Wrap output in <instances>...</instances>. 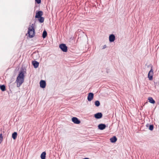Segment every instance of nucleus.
<instances>
[{
  "label": "nucleus",
  "mask_w": 159,
  "mask_h": 159,
  "mask_svg": "<svg viewBox=\"0 0 159 159\" xmlns=\"http://www.w3.org/2000/svg\"><path fill=\"white\" fill-rule=\"evenodd\" d=\"M149 102L152 103L154 104L155 103V101L151 97H149L148 99Z\"/></svg>",
  "instance_id": "2eb2a0df"
},
{
  "label": "nucleus",
  "mask_w": 159,
  "mask_h": 159,
  "mask_svg": "<svg viewBox=\"0 0 159 159\" xmlns=\"http://www.w3.org/2000/svg\"><path fill=\"white\" fill-rule=\"evenodd\" d=\"M43 12L42 11H39L36 13V15L35 16V18H39L43 15Z\"/></svg>",
  "instance_id": "0eeeda50"
},
{
  "label": "nucleus",
  "mask_w": 159,
  "mask_h": 159,
  "mask_svg": "<svg viewBox=\"0 0 159 159\" xmlns=\"http://www.w3.org/2000/svg\"><path fill=\"white\" fill-rule=\"evenodd\" d=\"M17 134L16 132H14L12 134V137L14 139H15L17 137Z\"/></svg>",
  "instance_id": "dca6fc26"
},
{
  "label": "nucleus",
  "mask_w": 159,
  "mask_h": 159,
  "mask_svg": "<svg viewBox=\"0 0 159 159\" xmlns=\"http://www.w3.org/2000/svg\"><path fill=\"white\" fill-rule=\"evenodd\" d=\"M95 105L97 107H98L100 105V103L98 101H96L95 102Z\"/></svg>",
  "instance_id": "412c9836"
},
{
  "label": "nucleus",
  "mask_w": 159,
  "mask_h": 159,
  "mask_svg": "<svg viewBox=\"0 0 159 159\" xmlns=\"http://www.w3.org/2000/svg\"><path fill=\"white\" fill-rule=\"evenodd\" d=\"M46 153L44 152H43L41 155V159H45Z\"/></svg>",
  "instance_id": "4468645a"
},
{
  "label": "nucleus",
  "mask_w": 159,
  "mask_h": 159,
  "mask_svg": "<svg viewBox=\"0 0 159 159\" xmlns=\"http://www.w3.org/2000/svg\"><path fill=\"white\" fill-rule=\"evenodd\" d=\"M39 19V21L40 23H43L44 21V18L42 17H41Z\"/></svg>",
  "instance_id": "aec40b11"
},
{
  "label": "nucleus",
  "mask_w": 159,
  "mask_h": 159,
  "mask_svg": "<svg viewBox=\"0 0 159 159\" xmlns=\"http://www.w3.org/2000/svg\"><path fill=\"white\" fill-rule=\"evenodd\" d=\"M59 48L64 52H66L67 51V47L65 44H60L59 45Z\"/></svg>",
  "instance_id": "7ed1b4c3"
},
{
  "label": "nucleus",
  "mask_w": 159,
  "mask_h": 159,
  "mask_svg": "<svg viewBox=\"0 0 159 159\" xmlns=\"http://www.w3.org/2000/svg\"><path fill=\"white\" fill-rule=\"evenodd\" d=\"M107 47V46L106 45H104V46H103V47H102V49H104L105 48H106Z\"/></svg>",
  "instance_id": "b1692460"
},
{
  "label": "nucleus",
  "mask_w": 159,
  "mask_h": 159,
  "mask_svg": "<svg viewBox=\"0 0 159 159\" xmlns=\"http://www.w3.org/2000/svg\"><path fill=\"white\" fill-rule=\"evenodd\" d=\"M34 25L32 24L28 28V34L30 38L33 37L35 35V30L34 29Z\"/></svg>",
  "instance_id": "f03ea898"
},
{
  "label": "nucleus",
  "mask_w": 159,
  "mask_h": 159,
  "mask_svg": "<svg viewBox=\"0 0 159 159\" xmlns=\"http://www.w3.org/2000/svg\"><path fill=\"white\" fill-rule=\"evenodd\" d=\"M72 121L74 123L76 124H79L80 123V121L78 119L75 117H73L72 119Z\"/></svg>",
  "instance_id": "39448f33"
},
{
  "label": "nucleus",
  "mask_w": 159,
  "mask_h": 159,
  "mask_svg": "<svg viewBox=\"0 0 159 159\" xmlns=\"http://www.w3.org/2000/svg\"><path fill=\"white\" fill-rule=\"evenodd\" d=\"M115 39V36L113 34L110 35L109 36V40L110 42H113Z\"/></svg>",
  "instance_id": "6e6552de"
},
{
  "label": "nucleus",
  "mask_w": 159,
  "mask_h": 159,
  "mask_svg": "<svg viewBox=\"0 0 159 159\" xmlns=\"http://www.w3.org/2000/svg\"><path fill=\"white\" fill-rule=\"evenodd\" d=\"M102 114L101 112H99L94 115V117L96 119H100L102 117Z\"/></svg>",
  "instance_id": "1a4fd4ad"
},
{
  "label": "nucleus",
  "mask_w": 159,
  "mask_h": 159,
  "mask_svg": "<svg viewBox=\"0 0 159 159\" xmlns=\"http://www.w3.org/2000/svg\"><path fill=\"white\" fill-rule=\"evenodd\" d=\"M47 35V32L46 30H44L43 33L42 37L43 38H45Z\"/></svg>",
  "instance_id": "a211bd4d"
},
{
  "label": "nucleus",
  "mask_w": 159,
  "mask_h": 159,
  "mask_svg": "<svg viewBox=\"0 0 159 159\" xmlns=\"http://www.w3.org/2000/svg\"><path fill=\"white\" fill-rule=\"evenodd\" d=\"M153 70L152 67L151 68V70L149 71L148 75V77L149 79L150 80H152L153 79Z\"/></svg>",
  "instance_id": "20e7f679"
},
{
  "label": "nucleus",
  "mask_w": 159,
  "mask_h": 159,
  "mask_svg": "<svg viewBox=\"0 0 159 159\" xmlns=\"http://www.w3.org/2000/svg\"><path fill=\"white\" fill-rule=\"evenodd\" d=\"M2 91H5L6 89V87L4 85H2L0 87Z\"/></svg>",
  "instance_id": "6ab92c4d"
},
{
  "label": "nucleus",
  "mask_w": 159,
  "mask_h": 159,
  "mask_svg": "<svg viewBox=\"0 0 159 159\" xmlns=\"http://www.w3.org/2000/svg\"><path fill=\"white\" fill-rule=\"evenodd\" d=\"M24 81V74L23 72L21 71L17 77L16 82L17 83V87H19L23 83Z\"/></svg>",
  "instance_id": "f257e3e1"
},
{
  "label": "nucleus",
  "mask_w": 159,
  "mask_h": 159,
  "mask_svg": "<svg viewBox=\"0 0 159 159\" xmlns=\"http://www.w3.org/2000/svg\"><path fill=\"white\" fill-rule=\"evenodd\" d=\"M32 63L35 68H37L38 67L39 65V63L36 61H33L32 62Z\"/></svg>",
  "instance_id": "f8f14e48"
},
{
  "label": "nucleus",
  "mask_w": 159,
  "mask_h": 159,
  "mask_svg": "<svg viewBox=\"0 0 159 159\" xmlns=\"http://www.w3.org/2000/svg\"><path fill=\"white\" fill-rule=\"evenodd\" d=\"M2 134H0V144L2 142Z\"/></svg>",
  "instance_id": "4be33fe9"
},
{
  "label": "nucleus",
  "mask_w": 159,
  "mask_h": 159,
  "mask_svg": "<svg viewBox=\"0 0 159 159\" xmlns=\"http://www.w3.org/2000/svg\"><path fill=\"white\" fill-rule=\"evenodd\" d=\"M35 2H36L38 4L41 3V0H35Z\"/></svg>",
  "instance_id": "5701e85b"
},
{
  "label": "nucleus",
  "mask_w": 159,
  "mask_h": 159,
  "mask_svg": "<svg viewBox=\"0 0 159 159\" xmlns=\"http://www.w3.org/2000/svg\"><path fill=\"white\" fill-rule=\"evenodd\" d=\"M106 127L105 125L104 124H101L98 125V129L101 130H102L104 129Z\"/></svg>",
  "instance_id": "9b49d317"
},
{
  "label": "nucleus",
  "mask_w": 159,
  "mask_h": 159,
  "mask_svg": "<svg viewBox=\"0 0 159 159\" xmlns=\"http://www.w3.org/2000/svg\"><path fill=\"white\" fill-rule=\"evenodd\" d=\"M117 140V139L116 136H114L110 139V140L111 143H115Z\"/></svg>",
  "instance_id": "ddd939ff"
},
{
  "label": "nucleus",
  "mask_w": 159,
  "mask_h": 159,
  "mask_svg": "<svg viewBox=\"0 0 159 159\" xmlns=\"http://www.w3.org/2000/svg\"><path fill=\"white\" fill-rule=\"evenodd\" d=\"M93 94L91 93H89L87 98L88 100L89 101H91L93 99Z\"/></svg>",
  "instance_id": "423d86ee"
},
{
  "label": "nucleus",
  "mask_w": 159,
  "mask_h": 159,
  "mask_svg": "<svg viewBox=\"0 0 159 159\" xmlns=\"http://www.w3.org/2000/svg\"><path fill=\"white\" fill-rule=\"evenodd\" d=\"M146 126L147 127L149 126V129L150 130H152L153 129L154 126L152 125H149V124H147Z\"/></svg>",
  "instance_id": "f3484780"
},
{
  "label": "nucleus",
  "mask_w": 159,
  "mask_h": 159,
  "mask_svg": "<svg viewBox=\"0 0 159 159\" xmlns=\"http://www.w3.org/2000/svg\"><path fill=\"white\" fill-rule=\"evenodd\" d=\"M83 159H89V158H84Z\"/></svg>",
  "instance_id": "393cba45"
},
{
  "label": "nucleus",
  "mask_w": 159,
  "mask_h": 159,
  "mask_svg": "<svg viewBox=\"0 0 159 159\" xmlns=\"http://www.w3.org/2000/svg\"><path fill=\"white\" fill-rule=\"evenodd\" d=\"M40 86L42 88H45L46 86V82L45 81L41 80L40 82Z\"/></svg>",
  "instance_id": "9d476101"
}]
</instances>
